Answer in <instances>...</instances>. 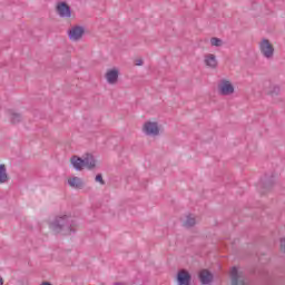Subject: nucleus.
I'll return each mask as SVG.
<instances>
[{
  "instance_id": "obj_20",
  "label": "nucleus",
  "mask_w": 285,
  "mask_h": 285,
  "mask_svg": "<svg viewBox=\"0 0 285 285\" xmlns=\"http://www.w3.org/2000/svg\"><path fill=\"white\" fill-rule=\"evenodd\" d=\"M279 86H274L272 90L268 91V95H271V97H277V95H279Z\"/></svg>"
},
{
  "instance_id": "obj_11",
  "label": "nucleus",
  "mask_w": 285,
  "mask_h": 285,
  "mask_svg": "<svg viewBox=\"0 0 285 285\" xmlns=\"http://www.w3.org/2000/svg\"><path fill=\"white\" fill-rule=\"evenodd\" d=\"M68 185L76 190H83L86 188V183L80 177L73 176L72 178L68 179Z\"/></svg>"
},
{
  "instance_id": "obj_16",
  "label": "nucleus",
  "mask_w": 285,
  "mask_h": 285,
  "mask_svg": "<svg viewBox=\"0 0 285 285\" xmlns=\"http://www.w3.org/2000/svg\"><path fill=\"white\" fill-rule=\"evenodd\" d=\"M205 63H206V66H208L209 68H217V58L215 57V55L208 53V55L205 57Z\"/></svg>"
},
{
  "instance_id": "obj_3",
  "label": "nucleus",
  "mask_w": 285,
  "mask_h": 285,
  "mask_svg": "<svg viewBox=\"0 0 285 285\" xmlns=\"http://www.w3.org/2000/svg\"><path fill=\"white\" fill-rule=\"evenodd\" d=\"M56 12L61 19H70L72 17V8L66 1H60L56 4Z\"/></svg>"
},
{
  "instance_id": "obj_24",
  "label": "nucleus",
  "mask_w": 285,
  "mask_h": 285,
  "mask_svg": "<svg viewBox=\"0 0 285 285\" xmlns=\"http://www.w3.org/2000/svg\"><path fill=\"white\" fill-rule=\"evenodd\" d=\"M0 285H3V277L0 276Z\"/></svg>"
},
{
  "instance_id": "obj_14",
  "label": "nucleus",
  "mask_w": 285,
  "mask_h": 285,
  "mask_svg": "<svg viewBox=\"0 0 285 285\" xmlns=\"http://www.w3.org/2000/svg\"><path fill=\"white\" fill-rule=\"evenodd\" d=\"M275 185V180L273 179V175L271 178H265L261 181V187L263 188V193H266V190H271L273 186Z\"/></svg>"
},
{
  "instance_id": "obj_18",
  "label": "nucleus",
  "mask_w": 285,
  "mask_h": 285,
  "mask_svg": "<svg viewBox=\"0 0 285 285\" xmlns=\"http://www.w3.org/2000/svg\"><path fill=\"white\" fill-rule=\"evenodd\" d=\"M195 224H197V222L195 220V217L187 216L185 220V226H187V228H193Z\"/></svg>"
},
{
  "instance_id": "obj_22",
  "label": "nucleus",
  "mask_w": 285,
  "mask_h": 285,
  "mask_svg": "<svg viewBox=\"0 0 285 285\" xmlns=\"http://www.w3.org/2000/svg\"><path fill=\"white\" fill-rule=\"evenodd\" d=\"M136 66H144V60L141 59L136 60Z\"/></svg>"
},
{
  "instance_id": "obj_8",
  "label": "nucleus",
  "mask_w": 285,
  "mask_h": 285,
  "mask_svg": "<svg viewBox=\"0 0 285 285\" xmlns=\"http://www.w3.org/2000/svg\"><path fill=\"white\" fill-rule=\"evenodd\" d=\"M85 33L86 29L81 26H76L68 30V37L70 41H79V39H81Z\"/></svg>"
},
{
  "instance_id": "obj_2",
  "label": "nucleus",
  "mask_w": 285,
  "mask_h": 285,
  "mask_svg": "<svg viewBox=\"0 0 285 285\" xmlns=\"http://www.w3.org/2000/svg\"><path fill=\"white\" fill-rule=\"evenodd\" d=\"M70 161L75 170L78 171L83 170V168H87V170H95L97 168V159H95L92 154H86L83 158L75 155L70 158Z\"/></svg>"
},
{
  "instance_id": "obj_21",
  "label": "nucleus",
  "mask_w": 285,
  "mask_h": 285,
  "mask_svg": "<svg viewBox=\"0 0 285 285\" xmlns=\"http://www.w3.org/2000/svg\"><path fill=\"white\" fill-rule=\"evenodd\" d=\"M281 250H283V253H285V238L281 239Z\"/></svg>"
},
{
  "instance_id": "obj_4",
  "label": "nucleus",
  "mask_w": 285,
  "mask_h": 285,
  "mask_svg": "<svg viewBox=\"0 0 285 285\" xmlns=\"http://www.w3.org/2000/svg\"><path fill=\"white\" fill-rule=\"evenodd\" d=\"M261 52L265 59H273V56L275 55V47L271 43V40L263 39V41L259 45Z\"/></svg>"
},
{
  "instance_id": "obj_5",
  "label": "nucleus",
  "mask_w": 285,
  "mask_h": 285,
  "mask_svg": "<svg viewBox=\"0 0 285 285\" xmlns=\"http://www.w3.org/2000/svg\"><path fill=\"white\" fill-rule=\"evenodd\" d=\"M232 285H246V277L244 272H239L236 266L230 271Z\"/></svg>"
},
{
  "instance_id": "obj_1",
  "label": "nucleus",
  "mask_w": 285,
  "mask_h": 285,
  "mask_svg": "<svg viewBox=\"0 0 285 285\" xmlns=\"http://www.w3.org/2000/svg\"><path fill=\"white\" fill-rule=\"evenodd\" d=\"M49 228L57 235H70L77 233V220L72 216L63 215L56 216L55 219L49 223Z\"/></svg>"
},
{
  "instance_id": "obj_23",
  "label": "nucleus",
  "mask_w": 285,
  "mask_h": 285,
  "mask_svg": "<svg viewBox=\"0 0 285 285\" xmlns=\"http://www.w3.org/2000/svg\"><path fill=\"white\" fill-rule=\"evenodd\" d=\"M40 285H52L50 282H42Z\"/></svg>"
},
{
  "instance_id": "obj_9",
  "label": "nucleus",
  "mask_w": 285,
  "mask_h": 285,
  "mask_svg": "<svg viewBox=\"0 0 285 285\" xmlns=\"http://www.w3.org/2000/svg\"><path fill=\"white\" fill-rule=\"evenodd\" d=\"M176 282L178 285H190V282H193V276L188 271L180 269L177 273Z\"/></svg>"
},
{
  "instance_id": "obj_6",
  "label": "nucleus",
  "mask_w": 285,
  "mask_h": 285,
  "mask_svg": "<svg viewBox=\"0 0 285 285\" xmlns=\"http://www.w3.org/2000/svg\"><path fill=\"white\" fill-rule=\"evenodd\" d=\"M218 90L219 94L223 95V97H228L229 95H233L235 92V87L233 86L232 81L223 79L218 85Z\"/></svg>"
},
{
  "instance_id": "obj_10",
  "label": "nucleus",
  "mask_w": 285,
  "mask_h": 285,
  "mask_svg": "<svg viewBox=\"0 0 285 285\" xmlns=\"http://www.w3.org/2000/svg\"><path fill=\"white\" fill-rule=\"evenodd\" d=\"M198 279L200 284L208 285L213 283V279H215V276L213 275V273H210V271L203 269L198 273Z\"/></svg>"
},
{
  "instance_id": "obj_7",
  "label": "nucleus",
  "mask_w": 285,
  "mask_h": 285,
  "mask_svg": "<svg viewBox=\"0 0 285 285\" xmlns=\"http://www.w3.org/2000/svg\"><path fill=\"white\" fill-rule=\"evenodd\" d=\"M142 130L145 135H148L149 137H157V135H159V122L147 121L144 124Z\"/></svg>"
},
{
  "instance_id": "obj_19",
  "label": "nucleus",
  "mask_w": 285,
  "mask_h": 285,
  "mask_svg": "<svg viewBox=\"0 0 285 285\" xmlns=\"http://www.w3.org/2000/svg\"><path fill=\"white\" fill-rule=\"evenodd\" d=\"M95 181H97L100 186H106V180H104V175L101 174L96 175Z\"/></svg>"
},
{
  "instance_id": "obj_15",
  "label": "nucleus",
  "mask_w": 285,
  "mask_h": 285,
  "mask_svg": "<svg viewBox=\"0 0 285 285\" xmlns=\"http://www.w3.org/2000/svg\"><path fill=\"white\" fill-rule=\"evenodd\" d=\"M10 180V176H8V170L6 169V165L0 164V184H7Z\"/></svg>"
},
{
  "instance_id": "obj_13",
  "label": "nucleus",
  "mask_w": 285,
  "mask_h": 285,
  "mask_svg": "<svg viewBox=\"0 0 285 285\" xmlns=\"http://www.w3.org/2000/svg\"><path fill=\"white\" fill-rule=\"evenodd\" d=\"M8 115L10 117V122L14 126L17 124H21L23 121V116L12 109H9Z\"/></svg>"
},
{
  "instance_id": "obj_12",
  "label": "nucleus",
  "mask_w": 285,
  "mask_h": 285,
  "mask_svg": "<svg viewBox=\"0 0 285 285\" xmlns=\"http://www.w3.org/2000/svg\"><path fill=\"white\" fill-rule=\"evenodd\" d=\"M106 79L111 85L117 83V81H119V69H109L106 73Z\"/></svg>"
},
{
  "instance_id": "obj_17",
  "label": "nucleus",
  "mask_w": 285,
  "mask_h": 285,
  "mask_svg": "<svg viewBox=\"0 0 285 285\" xmlns=\"http://www.w3.org/2000/svg\"><path fill=\"white\" fill-rule=\"evenodd\" d=\"M210 43H212V46H215L216 48H222V46H224V40H222L217 37H213V38H210Z\"/></svg>"
}]
</instances>
